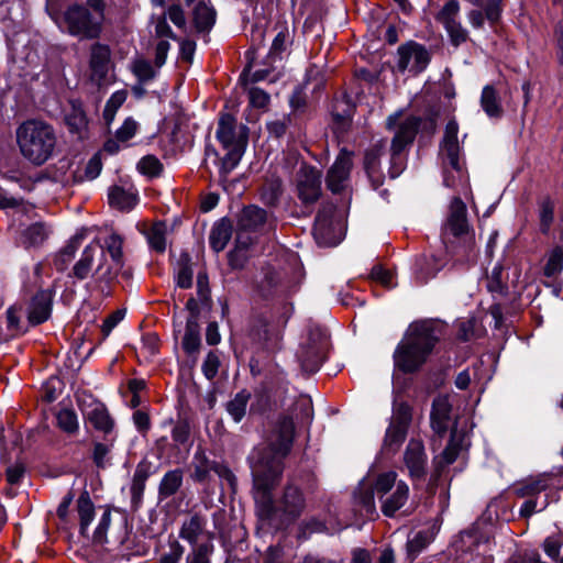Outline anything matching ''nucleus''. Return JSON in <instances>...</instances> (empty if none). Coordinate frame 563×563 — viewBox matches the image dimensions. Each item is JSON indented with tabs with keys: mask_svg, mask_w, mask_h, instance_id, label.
Here are the masks:
<instances>
[{
	"mask_svg": "<svg viewBox=\"0 0 563 563\" xmlns=\"http://www.w3.org/2000/svg\"><path fill=\"white\" fill-rule=\"evenodd\" d=\"M192 465L195 468L192 478L201 483L208 479L210 472L213 471L216 462L209 461L202 451H197L192 460Z\"/></svg>",
	"mask_w": 563,
	"mask_h": 563,
	"instance_id": "nucleus-47",
	"label": "nucleus"
},
{
	"mask_svg": "<svg viewBox=\"0 0 563 563\" xmlns=\"http://www.w3.org/2000/svg\"><path fill=\"white\" fill-rule=\"evenodd\" d=\"M353 153L342 148L334 163L329 168L325 177L327 187L333 194L343 191L350 180V174L353 168Z\"/></svg>",
	"mask_w": 563,
	"mask_h": 563,
	"instance_id": "nucleus-11",
	"label": "nucleus"
},
{
	"mask_svg": "<svg viewBox=\"0 0 563 563\" xmlns=\"http://www.w3.org/2000/svg\"><path fill=\"white\" fill-rule=\"evenodd\" d=\"M16 143L25 159L43 165L55 150L57 137L54 128L43 120L30 119L16 129Z\"/></svg>",
	"mask_w": 563,
	"mask_h": 563,
	"instance_id": "nucleus-4",
	"label": "nucleus"
},
{
	"mask_svg": "<svg viewBox=\"0 0 563 563\" xmlns=\"http://www.w3.org/2000/svg\"><path fill=\"white\" fill-rule=\"evenodd\" d=\"M563 547V537L561 534H553L548 537L543 542V550L549 558L558 561L560 552Z\"/></svg>",
	"mask_w": 563,
	"mask_h": 563,
	"instance_id": "nucleus-59",
	"label": "nucleus"
},
{
	"mask_svg": "<svg viewBox=\"0 0 563 563\" xmlns=\"http://www.w3.org/2000/svg\"><path fill=\"white\" fill-rule=\"evenodd\" d=\"M267 221L268 216L264 209L256 206L245 207L238 220L236 243L239 246L246 249L252 243L246 233L261 231Z\"/></svg>",
	"mask_w": 563,
	"mask_h": 563,
	"instance_id": "nucleus-10",
	"label": "nucleus"
},
{
	"mask_svg": "<svg viewBox=\"0 0 563 563\" xmlns=\"http://www.w3.org/2000/svg\"><path fill=\"white\" fill-rule=\"evenodd\" d=\"M385 146L384 141H378L365 152L364 168L374 188H378L384 183V175L379 169V158Z\"/></svg>",
	"mask_w": 563,
	"mask_h": 563,
	"instance_id": "nucleus-20",
	"label": "nucleus"
},
{
	"mask_svg": "<svg viewBox=\"0 0 563 563\" xmlns=\"http://www.w3.org/2000/svg\"><path fill=\"white\" fill-rule=\"evenodd\" d=\"M323 347L321 346L302 349L299 354L302 371L308 374L316 373L323 361Z\"/></svg>",
	"mask_w": 563,
	"mask_h": 563,
	"instance_id": "nucleus-36",
	"label": "nucleus"
},
{
	"mask_svg": "<svg viewBox=\"0 0 563 563\" xmlns=\"http://www.w3.org/2000/svg\"><path fill=\"white\" fill-rule=\"evenodd\" d=\"M463 440V434L457 433L455 429L452 430L451 439L446 448L443 450L441 455L434 460V468L429 479L430 490H433L437 487L443 470L450 464L454 463L455 460L457 459L462 449Z\"/></svg>",
	"mask_w": 563,
	"mask_h": 563,
	"instance_id": "nucleus-17",
	"label": "nucleus"
},
{
	"mask_svg": "<svg viewBox=\"0 0 563 563\" xmlns=\"http://www.w3.org/2000/svg\"><path fill=\"white\" fill-rule=\"evenodd\" d=\"M104 20L106 1L86 0L67 7L60 26L80 40H96L102 33Z\"/></svg>",
	"mask_w": 563,
	"mask_h": 563,
	"instance_id": "nucleus-5",
	"label": "nucleus"
},
{
	"mask_svg": "<svg viewBox=\"0 0 563 563\" xmlns=\"http://www.w3.org/2000/svg\"><path fill=\"white\" fill-rule=\"evenodd\" d=\"M250 398L251 394L249 391L241 390L228 402L227 411L235 422H240L244 418Z\"/></svg>",
	"mask_w": 563,
	"mask_h": 563,
	"instance_id": "nucleus-45",
	"label": "nucleus"
},
{
	"mask_svg": "<svg viewBox=\"0 0 563 563\" xmlns=\"http://www.w3.org/2000/svg\"><path fill=\"white\" fill-rule=\"evenodd\" d=\"M112 442H96L93 444L92 460L97 467L104 468L108 464V456L112 450Z\"/></svg>",
	"mask_w": 563,
	"mask_h": 563,
	"instance_id": "nucleus-57",
	"label": "nucleus"
},
{
	"mask_svg": "<svg viewBox=\"0 0 563 563\" xmlns=\"http://www.w3.org/2000/svg\"><path fill=\"white\" fill-rule=\"evenodd\" d=\"M282 180L279 178L267 179L261 189L262 200L269 206L277 203L282 195Z\"/></svg>",
	"mask_w": 563,
	"mask_h": 563,
	"instance_id": "nucleus-50",
	"label": "nucleus"
},
{
	"mask_svg": "<svg viewBox=\"0 0 563 563\" xmlns=\"http://www.w3.org/2000/svg\"><path fill=\"white\" fill-rule=\"evenodd\" d=\"M503 266L495 264L492 272L487 275L486 287L492 294H504L507 286L503 279Z\"/></svg>",
	"mask_w": 563,
	"mask_h": 563,
	"instance_id": "nucleus-52",
	"label": "nucleus"
},
{
	"mask_svg": "<svg viewBox=\"0 0 563 563\" xmlns=\"http://www.w3.org/2000/svg\"><path fill=\"white\" fill-rule=\"evenodd\" d=\"M232 234V225L230 221L222 219L219 222H217L209 236V242L211 247L216 252H221L227 246L228 242L231 239Z\"/></svg>",
	"mask_w": 563,
	"mask_h": 563,
	"instance_id": "nucleus-31",
	"label": "nucleus"
},
{
	"mask_svg": "<svg viewBox=\"0 0 563 563\" xmlns=\"http://www.w3.org/2000/svg\"><path fill=\"white\" fill-rule=\"evenodd\" d=\"M213 551V545L210 543H201L195 545L191 552L186 558V563H210V555Z\"/></svg>",
	"mask_w": 563,
	"mask_h": 563,
	"instance_id": "nucleus-55",
	"label": "nucleus"
},
{
	"mask_svg": "<svg viewBox=\"0 0 563 563\" xmlns=\"http://www.w3.org/2000/svg\"><path fill=\"white\" fill-rule=\"evenodd\" d=\"M334 213L335 206L332 203L322 205L317 213L313 236L319 245L335 246L342 240V225Z\"/></svg>",
	"mask_w": 563,
	"mask_h": 563,
	"instance_id": "nucleus-9",
	"label": "nucleus"
},
{
	"mask_svg": "<svg viewBox=\"0 0 563 563\" xmlns=\"http://www.w3.org/2000/svg\"><path fill=\"white\" fill-rule=\"evenodd\" d=\"M402 460L412 482L424 479L428 457L422 441L411 439L405 449Z\"/></svg>",
	"mask_w": 563,
	"mask_h": 563,
	"instance_id": "nucleus-15",
	"label": "nucleus"
},
{
	"mask_svg": "<svg viewBox=\"0 0 563 563\" xmlns=\"http://www.w3.org/2000/svg\"><path fill=\"white\" fill-rule=\"evenodd\" d=\"M84 417L93 426L95 429L110 433L113 429V420L109 415L107 407L97 400H91L89 405H81Z\"/></svg>",
	"mask_w": 563,
	"mask_h": 563,
	"instance_id": "nucleus-18",
	"label": "nucleus"
},
{
	"mask_svg": "<svg viewBox=\"0 0 563 563\" xmlns=\"http://www.w3.org/2000/svg\"><path fill=\"white\" fill-rule=\"evenodd\" d=\"M220 360L216 352H209L202 363V373L207 379H213L219 371Z\"/></svg>",
	"mask_w": 563,
	"mask_h": 563,
	"instance_id": "nucleus-61",
	"label": "nucleus"
},
{
	"mask_svg": "<svg viewBox=\"0 0 563 563\" xmlns=\"http://www.w3.org/2000/svg\"><path fill=\"white\" fill-rule=\"evenodd\" d=\"M276 35L273 40L268 58L274 60L277 57H280V55L286 52L288 46L291 43V35L288 26L285 23L277 24L275 26Z\"/></svg>",
	"mask_w": 563,
	"mask_h": 563,
	"instance_id": "nucleus-33",
	"label": "nucleus"
},
{
	"mask_svg": "<svg viewBox=\"0 0 563 563\" xmlns=\"http://www.w3.org/2000/svg\"><path fill=\"white\" fill-rule=\"evenodd\" d=\"M481 106L489 118H499L503 114L500 100L493 86L484 87L481 96Z\"/></svg>",
	"mask_w": 563,
	"mask_h": 563,
	"instance_id": "nucleus-34",
	"label": "nucleus"
},
{
	"mask_svg": "<svg viewBox=\"0 0 563 563\" xmlns=\"http://www.w3.org/2000/svg\"><path fill=\"white\" fill-rule=\"evenodd\" d=\"M483 12L485 13L486 20L492 24H496L503 12V0H486L483 3Z\"/></svg>",
	"mask_w": 563,
	"mask_h": 563,
	"instance_id": "nucleus-58",
	"label": "nucleus"
},
{
	"mask_svg": "<svg viewBox=\"0 0 563 563\" xmlns=\"http://www.w3.org/2000/svg\"><path fill=\"white\" fill-rule=\"evenodd\" d=\"M110 63V48L107 45L96 43L91 46L90 68L91 78L100 82L107 77Z\"/></svg>",
	"mask_w": 563,
	"mask_h": 563,
	"instance_id": "nucleus-23",
	"label": "nucleus"
},
{
	"mask_svg": "<svg viewBox=\"0 0 563 563\" xmlns=\"http://www.w3.org/2000/svg\"><path fill=\"white\" fill-rule=\"evenodd\" d=\"M306 506L302 492L295 485L285 487L279 508L288 517L295 519L301 515Z\"/></svg>",
	"mask_w": 563,
	"mask_h": 563,
	"instance_id": "nucleus-21",
	"label": "nucleus"
},
{
	"mask_svg": "<svg viewBox=\"0 0 563 563\" xmlns=\"http://www.w3.org/2000/svg\"><path fill=\"white\" fill-rule=\"evenodd\" d=\"M563 268V251L561 249H554L544 266V275L547 277H553L559 274Z\"/></svg>",
	"mask_w": 563,
	"mask_h": 563,
	"instance_id": "nucleus-56",
	"label": "nucleus"
},
{
	"mask_svg": "<svg viewBox=\"0 0 563 563\" xmlns=\"http://www.w3.org/2000/svg\"><path fill=\"white\" fill-rule=\"evenodd\" d=\"M441 238L453 267L464 266L474 261V240L468 235L466 206L460 197L451 201Z\"/></svg>",
	"mask_w": 563,
	"mask_h": 563,
	"instance_id": "nucleus-3",
	"label": "nucleus"
},
{
	"mask_svg": "<svg viewBox=\"0 0 563 563\" xmlns=\"http://www.w3.org/2000/svg\"><path fill=\"white\" fill-rule=\"evenodd\" d=\"M183 554L184 547L177 540H173L168 544V551L162 554L159 563H179Z\"/></svg>",
	"mask_w": 563,
	"mask_h": 563,
	"instance_id": "nucleus-60",
	"label": "nucleus"
},
{
	"mask_svg": "<svg viewBox=\"0 0 563 563\" xmlns=\"http://www.w3.org/2000/svg\"><path fill=\"white\" fill-rule=\"evenodd\" d=\"M442 328L441 323L433 320L411 323L394 353L396 366L405 373L417 371L440 340Z\"/></svg>",
	"mask_w": 563,
	"mask_h": 563,
	"instance_id": "nucleus-2",
	"label": "nucleus"
},
{
	"mask_svg": "<svg viewBox=\"0 0 563 563\" xmlns=\"http://www.w3.org/2000/svg\"><path fill=\"white\" fill-rule=\"evenodd\" d=\"M167 227L164 222H155L146 231V239L150 246L158 253H163L166 249Z\"/></svg>",
	"mask_w": 563,
	"mask_h": 563,
	"instance_id": "nucleus-41",
	"label": "nucleus"
},
{
	"mask_svg": "<svg viewBox=\"0 0 563 563\" xmlns=\"http://www.w3.org/2000/svg\"><path fill=\"white\" fill-rule=\"evenodd\" d=\"M397 477L395 471H387L378 474L374 483V493L378 496L382 512L386 517H394L409 498V486L401 479L397 481Z\"/></svg>",
	"mask_w": 563,
	"mask_h": 563,
	"instance_id": "nucleus-6",
	"label": "nucleus"
},
{
	"mask_svg": "<svg viewBox=\"0 0 563 563\" xmlns=\"http://www.w3.org/2000/svg\"><path fill=\"white\" fill-rule=\"evenodd\" d=\"M452 406L448 396H438L432 402L431 427L437 433H443L448 429Z\"/></svg>",
	"mask_w": 563,
	"mask_h": 563,
	"instance_id": "nucleus-24",
	"label": "nucleus"
},
{
	"mask_svg": "<svg viewBox=\"0 0 563 563\" xmlns=\"http://www.w3.org/2000/svg\"><path fill=\"white\" fill-rule=\"evenodd\" d=\"M51 230L43 222H36L27 227L22 233V244L25 247H38L49 236Z\"/></svg>",
	"mask_w": 563,
	"mask_h": 563,
	"instance_id": "nucleus-30",
	"label": "nucleus"
},
{
	"mask_svg": "<svg viewBox=\"0 0 563 563\" xmlns=\"http://www.w3.org/2000/svg\"><path fill=\"white\" fill-rule=\"evenodd\" d=\"M312 401L308 396L296 398L288 415L282 416L272 430L267 444L256 448L250 456L253 477V497L264 518L274 512L273 490L279 484L284 471V459L289 454L294 438L295 422L309 423L312 419Z\"/></svg>",
	"mask_w": 563,
	"mask_h": 563,
	"instance_id": "nucleus-1",
	"label": "nucleus"
},
{
	"mask_svg": "<svg viewBox=\"0 0 563 563\" xmlns=\"http://www.w3.org/2000/svg\"><path fill=\"white\" fill-rule=\"evenodd\" d=\"M109 202L120 210H131L137 202V196L121 187H113L109 191Z\"/></svg>",
	"mask_w": 563,
	"mask_h": 563,
	"instance_id": "nucleus-39",
	"label": "nucleus"
},
{
	"mask_svg": "<svg viewBox=\"0 0 563 563\" xmlns=\"http://www.w3.org/2000/svg\"><path fill=\"white\" fill-rule=\"evenodd\" d=\"M77 511L80 520V533L87 536L88 527L95 517V506L87 492H84L77 500Z\"/></svg>",
	"mask_w": 563,
	"mask_h": 563,
	"instance_id": "nucleus-35",
	"label": "nucleus"
},
{
	"mask_svg": "<svg viewBox=\"0 0 563 563\" xmlns=\"http://www.w3.org/2000/svg\"><path fill=\"white\" fill-rule=\"evenodd\" d=\"M398 68L400 71L409 70L419 74L430 63V54L427 48L418 43L410 42L398 47Z\"/></svg>",
	"mask_w": 563,
	"mask_h": 563,
	"instance_id": "nucleus-13",
	"label": "nucleus"
},
{
	"mask_svg": "<svg viewBox=\"0 0 563 563\" xmlns=\"http://www.w3.org/2000/svg\"><path fill=\"white\" fill-rule=\"evenodd\" d=\"M131 70L141 84H146L155 78L156 71L151 62L144 58H135L131 64Z\"/></svg>",
	"mask_w": 563,
	"mask_h": 563,
	"instance_id": "nucleus-49",
	"label": "nucleus"
},
{
	"mask_svg": "<svg viewBox=\"0 0 563 563\" xmlns=\"http://www.w3.org/2000/svg\"><path fill=\"white\" fill-rule=\"evenodd\" d=\"M151 474V464L142 461L136 465L131 484V501L137 507L143 498L145 483Z\"/></svg>",
	"mask_w": 563,
	"mask_h": 563,
	"instance_id": "nucleus-29",
	"label": "nucleus"
},
{
	"mask_svg": "<svg viewBox=\"0 0 563 563\" xmlns=\"http://www.w3.org/2000/svg\"><path fill=\"white\" fill-rule=\"evenodd\" d=\"M137 169L148 177H157L163 170V165L156 156L146 155L139 161Z\"/></svg>",
	"mask_w": 563,
	"mask_h": 563,
	"instance_id": "nucleus-54",
	"label": "nucleus"
},
{
	"mask_svg": "<svg viewBox=\"0 0 563 563\" xmlns=\"http://www.w3.org/2000/svg\"><path fill=\"white\" fill-rule=\"evenodd\" d=\"M419 125L420 119L417 117H408L398 124L391 141V146L395 152L404 151L409 144L413 142Z\"/></svg>",
	"mask_w": 563,
	"mask_h": 563,
	"instance_id": "nucleus-22",
	"label": "nucleus"
},
{
	"mask_svg": "<svg viewBox=\"0 0 563 563\" xmlns=\"http://www.w3.org/2000/svg\"><path fill=\"white\" fill-rule=\"evenodd\" d=\"M246 146H230L220 161V175L227 177L240 163Z\"/></svg>",
	"mask_w": 563,
	"mask_h": 563,
	"instance_id": "nucleus-46",
	"label": "nucleus"
},
{
	"mask_svg": "<svg viewBox=\"0 0 563 563\" xmlns=\"http://www.w3.org/2000/svg\"><path fill=\"white\" fill-rule=\"evenodd\" d=\"M183 472L180 470H173L167 472L162 478L158 487L159 496L167 498L173 496L181 486Z\"/></svg>",
	"mask_w": 563,
	"mask_h": 563,
	"instance_id": "nucleus-43",
	"label": "nucleus"
},
{
	"mask_svg": "<svg viewBox=\"0 0 563 563\" xmlns=\"http://www.w3.org/2000/svg\"><path fill=\"white\" fill-rule=\"evenodd\" d=\"M457 133V122L450 120L445 126L441 145L443 184L448 188H455L464 177L463 166L460 161Z\"/></svg>",
	"mask_w": 563,
	"mask_h": 563,
	"instance_id": "nucleus-7",
	"label": "nucleus"
},
{
	"mask_svg": "<svg viewBox=\"0 0 563 563\" xmlns=\"http://www.w3.org/2000/svg\"><path fill=\"white\" fill-rule=\"evenodd\" d=\"M57 426L66 433L74 434L78 431L79 424L74 410L63 409L57 413Z\"/></svg>",
	"mask_w": 563,
	"mask_h": 563,
	"instance_id": "nucleus-53",
	"label": "nucleus"
},
{
	"mask_svg": "<svg viewBox=\"0 0 563 563\" xmlns=\"http://www.w3.org/2000/svg\"><path fill=\"white\" fill-rule=\"evenodd\" d=\"M70 109L65 114V123L70 133L77 135L78 139L86 136L88 120L82 106L78 101H70Z\"/></svg>",
	"mask_w": 563,
	"mask_h": 563,
	"instance_id": "nucleus-26",
	"label": "nucleus"
},
{
	"mask_svg": "<svg viewBox=\"0 0 563 563\" xmlns=\"http://www.w3.org/2000/svg\"><path fill=\"white\" fill-rule=\"evenodd\" d=\"M104 243H106L107 253L110 256V261L117 263V265H123L124 262H123V252H122V246H123L122 238L117 233H112L111 235H109L106 239Z\"/></svg>",
	"mask_w": 563,
	"mask_h": 563,
	"instance_id": "nucleus-51",
	"label": "nucleus"
},
{
	"mask_svg": "<svg viewBox=\"0 0 563 563\" xmlns=\"http://www.w3.org/2000/svg\"><path fill=\"white\" fill-rule=\"evenodd\" d=\"M190 427L186 420H178L173 430L172 438L178 444H185L189 440Z\"/></svg>",
	"mask_w": 563,
	"mask_h": 563,
	"instance_id": "nucleus-64",
	"label": "nucleus"
},
{
	"mask_svg": "<svg viewBox=\"0 0 563 563\" xmlns=\"http://www.w3.org/2000/svg\"><path fill=\"white\" fill-rule=\"evenodd\" d=\"M82 238L80 235L73 236L68 243L58 252L54 260V264L59 272H64L69 263L74 260L76 252L80 247Z\"/></svg>",
	"mask_w": 563,
	"mask_h": 563,
	"instance_id": "nucleus-37",
	"label": "nucleus"
},
{
	"mask_svg": "<svg viewBox=\"0 0 563 563\" xmlns=\"http://www.w3.org/2000/svg\"><path fill=\"white\" fill-rule=\"evenodd\" d=\"M255 285L258 294L263 298H268L277 294L292 291L297 282L291 280L279 265L266 264L262 266Z\"/></svg>",
	"mask_w": 563,
	"mask_h": 563,
	"instance_id": "nucleus-8",
	"label": "nucleus"
},
{
	"mask_svg": "<svg viewBox=\"0 0 563 563\" xmlns=\"http://www.w3.org/2000/svg\"><path fill=\"white\" fill-rule=\"evenodd\" d=\"M297 196L303 205L314 203L321 196V173L311 166H302L297 173Z\"/></svg>",
	"mask_w": 563,
	"mask_h": 563,
	"instance_id": "nucleus-12",
	"label": "nucleus"
},
{
	"mask_svg": "<svg viewBox=\"0 0 563 563\" xmlns=\"http://www.w3.org/2000/svg\"><path fill=\"white\" fill-rule=\"evenodd\" d=\"M53 294L51 290H41L35 294L30 302L27 312V319L32 325L41 324L49 318Z\"/></svg>",
	"mask_w": 563,
	"mask_h": 563,
	"instance_id": "nucleus-19",
	"label": "nucleus"
},
{
	"mask_svg": "<svg viewBox=\"0 0 563 563\" xmlns=\"http://www.w3.org/2000/svg\"><path fill=\"white\" fill-rule=\"evenodd\" d=\"M139 130V123L128 118L124 120L122 125L117 130L114 139H110L104 143V151L110 154H115L120 150L119 143H126L136 134Z\"/></svg>",
	"mask_w": 563,
	"mask_h": 563,
	"instance_id": "nucleus-28",
	"label": "nucleus"
},
{
	"mask_svg": "<svg viewBox=\"0 0 563 563\" xmlns=\"http://www.w3.org/2000/svg\"><path fill=\"white\" fill-rule=\"evenodd\" d=\"M554 218V203L550 197H544L539 201L540 231L547 234L551 228Z\"/></svg>",
	"mask_w": 563,
	"mask_h": 563,
	"instance_id": "nucleus-48",
	"label": "nucleus"
},
{
	"mask_svg": "<svg viewBox=\"0 0 563 563\" xmlns=\"http://www.w3.org/2000/svg\"><path fill=\"white\" fill-rule=\"evenodd\" d=\"M445 31L449 35L451 44L455 47L465 43L468 38V32L465 27H463L461 22H459L455 25L446 27Z\"/></svg>",
	"mask_w": 563,
	"mask_h": 563,
	"instance_id": "nucleus-62",
	"label": "nucleus"
},
{
	"mask_svg": "<svg viewBox=\"0 0 563 563\" xmlns=\"http://www.w3.org/2000/svg\"><path fill=\"white\" fill-rule=\"evenodd\" d=\"M428 544L427 536L423 532H418L412 539L407 542V552L411 560L426 548Z\"/></svg>",
	"mask_w": 563,
	"mask_h": 563,
	"instance_id": "nucleus-63",
	"label": "nucleus"
},
{
	"mask_svg": "<svg viewBox=\"0 0 563 563\" xmlns=\"http://www.w3.org/2000/svg\"><path fill=\"white\" fill-rule=\"evenodd\" d=\"M200 344L199 325L194 318H190L186 323L183 347L188 354H192L199 351Z\"/></svg>",
	"mask_w": 563,
	"mask_h": 563,
	"instance_id": "nucleus-42",
	"label": "nucleus"
},
{
	"mask_svg": "<svg viewBox=\"0 0 563 563\" xmlns=\"http://www.w3.org/2000/svg\"><path fill=\"white\" fill-rule=\"evenodd\" d=\"M203 526V519L198 515H194L183 523L179 531V537L195 547L197 545L196 543L198 537L202 532Z\"/></svg>",
	"mask_w": 563,
	"mask_h": 563,
	"instance_id": "nucleus-40",
	"label": "nucleus"
},
{
	"mask_svg": "<svg viewBox=\"0 0 563 563\" xmlns=\"http://www.w3.org/2000/svg\"><path fill=\"white\" fill-rule=\"evenodd\" d=\"M217 12L210 1H199L192 10V21L198 32H208L214 25Z\"/></svg>",
	"mask_w": 563,
	"mask_h": 563,
	"instance_id": "nucleus-27",
	"label": "nucleus"
},
{
	"mask_svg": "<svg viewBox=\"0 0 563 563\" xmlns=\"http://www.w3.org/2000/svg\"><path fill=\"white\" fill-rule=\"evenodd\" d=\"M411 420L410 408L400 405L395 412L391 422L386 431L384 446L396 452L407 435V429Z\"/></svg>",
	"mask_w": 563,
	"mask_h": 563,
	"instance_id": "nucleus-16",
	"label": "nucleus"
},
{
	"mask_svg": "<svg viewBox=\"0 0 563 563\" xmlns=\"http://www.w3.org/2000/svg\"><path fill=\"white\" fill-rule=\"evenodd\" d=\"M461 7L457 0L448 1L435 14V20L443 25L444 30L460 22Z\"/></svg>",
	"mask_w": 563,
	"mask_h": 563,
	"instance_id": "nucleus-44",
	"label": "nucleus"
},
{
	"mask_svg": "<svg viewBox=\"0 0 563 563\" xmlns=\"http://www.w3.org/2000/svg\"><path fill=\"white\" fill-rule=\"evenodd\" d=\"M100 262L96 268V276L99 282H103L106 284L111 283L118 276L119 272L122 269L123 265H117V263L110 261L103 251L99 252Z\"/></svg>",
	"mask_w": 563,
	"mask_h": 563,
	"instance_id": "nucleus-38",
	"label": "nucleus"
},
{
	"mask_svg": "<svg viewBox=\"0 0 563 563\" xmlns=\"http://www.w3.org/2000/svg\"><path fill=\"white\" fill-rule=\"evenodd\" d=\"M216 137L224 148L246 146L247 129L244 125H238L235 118L230 113H223L218 122Z\"/></svg>",
	"mask_w": 563,
	"mask_h": 563,
	"instance_id": "nucleus-14",
	"label": "nucleus"
},
{
	"mask_svg": "<svg viewBox=\"0 0 563 563\" xmlns=\"http://www.w3.org/2000/svg\"><path fill=\"white\" fill-rule=\"evenodd\" d=\"M555 477L550 474H542L538 475L536 477L528 478L521 483H519L515 492L517 496L525 498V497H532L537 494H540L541 492L547 490L548 488L554 486Z\"/></svg>",
	"mask_w": 563,
	"mask_h": 563,
	"instance_id": "nucleus-25",
	"label": "nucleus"
},
{
	"mask_svg": "<svg viewBox=\"0 0 563 563\" xmlns=\"http://www.w3.org/2000/svg\"><path fill=\"white\" fill-rule=\"evenodd\" d=\"M97 253H99V250L95 244H89L84 249L80 258L73 267V274L76 278L82 280L89 276Z\"/></svg>",
	"mask_w": 563,
	"mask_h": 563,
	"instance_id": "nucleus-32",
	"label": "nucleus"
}]
</instances>
